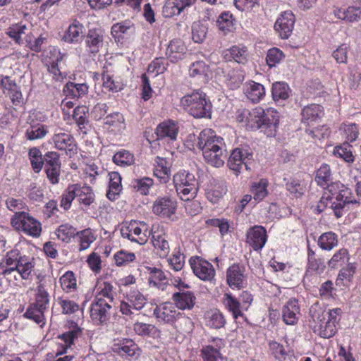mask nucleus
I'll return each mask as SVG.
<instances>
[{"instance_id":"obj_1","label":"nucleus","mask_w":361,"mask_h":361,"mask_svg":"<svg viewBox=\"0 0 361 361\" xmlns=\"http://www.w3.org/2000/svg\"><path fill=\"white\" fill-rule=\"evenodd\" d=\"M197 139V147L205 161L215 167L222 166L226 158L224 139L211 129L203 130Z\"/></svg>"},{"instance_id":"obj_2","label":"nucleus","mask_w":361,"mask_h":361,"mask_svg":"<svg viewBox=\"0 0 361 361\" xmlns=\"http://www.w3.org/2000/svg\"><path fill=\"white\" fill-rule=\"evenodd\" d=\"M327 314L328 318L326 320L321 309L316 310L313 307L310 309L311 319L309 320V326L315 334L324 338H330L336 334V326L339 322L338 317L341 314V310L332 309Z\"/></svg>"},{"instance_id":"obj_3","label":"nucleus","mask_w":361,"mask_h":361,"mask_svg":"<svg viewBox=\"0 0 361 361\" xmlns=\"http://www.w3.org/2000/svg\"><path fill=\"white\" fill-rule=\"evenodd\" d=\"M180 106L194 118L210 117L212 104L207 94L200 90H194L180 99Z\"/></svg>"},{"instance_id":"obj_4","label":"nucleus","mask_w":361,"mask_h":361,"mask_svg":"<svg viewBox=\"0 0 361 361\" xmlns=\"http://www.w3.org/2000/svg\"><path fill=\"white\" fill-rule=\"evenodd\" d=\"M325 188L324 192H327V195L331 196L330 200L333 202L330 207L337 218L343 216V211L348 204L357 202L353 198L351 190L341 182L331 183Z\"/></svg>"},{"instance_id":"obj_5","label":"nucleus","mask_w":361,"mask_h":361,"mask_svg":"<svg viewBox=\"0 0 361 361\" xmlns=\"http://www.w3.org/2000/svg\"><path fill=\"white\" fill-rule=\"evenodd\" d=\"M173 183L178 195L183 201L194 199L199 190L198 180L192 173L185 169L173 175Z\"/></svg>"},{"instance_id":"obj_6","label":"nucleus","mask_w":361,"mask_h":361,"mask_svg":"<svg viewBox=\"0 0 361 361\" xmlns=\"http://www.w3.org/2000/svg\"><path fill=\"white\" fill-rule=\"evenodd\" d=\"M34 301L30 302L23 316L41 326L44 324V312L48 309L49 295L42 284L37 286Z\"/></svg>"},{"instance_id":"obj_7","label":"nucleus","mask_w":361,"mask_h":361,"mask_svg":"<svg viewBox=\"0 0 361 361\" xmlns=\"http://www.w3.org/2000/svg\"><path fill=\"white\" fill-rule=\"evenodd\" d=\"M11 225L17 231L32 238H38L42 233L40 221L26 211L16 212L11 218Z\"/></svg>"},{"instance_id":"obj_8","label":"nucleus","mask_w":361,"mask_h":361,"mask_svg":"<svg viewBox=\"0 0 361 361\" xmlns=\"http://www.w3.org/2000/svg\"><path fill=\"white\" fill-rule=\"evenodd\" d=\"M120 233L123 238L139 245H145L150 236L147 224L144 221H137L135 220L123 223L120 228Z\"/></svg>"},{"instance_id":"obj_9","label":"nucleus","mask_w":361,"mask_h":361,"mask_svg":"<svg viewBox=\"0 0 361 361\" xmlns=\"http://www.w3.org/2000/svg\"><path fill=\"white\" fill-rule=\"evenodd\" d=\"M252 159V153L249 149L235 148L228 158V166L236 176H238L245 169L250 171V161Z\"/></svg>"},{"instance_id":"obj_10","label":"nucleus","mask_w":361,"mask_h":361,"mask_svg":"<svg viewBox=\"0 0 361 361\" xmlns=\"http://www.w3.org/2000/svg\"><path fill=\"white\" fill-rule=\"evenodd\" d=\"M149 233L151 241L156 253L161 258L166 257L170 252V245L165 228L159 224H154L152 225Z\"/></svg>"},{"instance_id":"obj_11","label":"nucleus","mask_w":361,"mask_h":361,"mask_svg":"<svg viewBox=\"0 0 361 361\" xmlns=\"http://www.w3.org/2000/svg\"><path fill=\"white\" fill-rule=\"evenodd\" d=\"M183 314L171 302L156 305L153 310V315L157 321L164 324L173 325L183 317Z\"/></svg>"},{"instance_id":"obj_12","label":"nucleus","mask_w":361,"mask_h":361,"mask_svg":"<svg viewBox=\"0 0 361 361\" xmlns=\"http://www.w3.org/2000/svg\"><path fill=\"white\" fill-rule=\"evenodd\" d=\"M47 119L45 115L41 112H33L29 117L30 126L25 131V136L28 140L42 139L48 133V126L40 123Z\"/></svg>"},{"instance_id":"obj_13","label":"nucleus","mask_w":361,"mask_h":361,"mask_svg":"<svg viewBox=\"0 0 361 361\" xmlns=\"http://www.w3.org/2000/svg\"><path fill=\"white\" fill-rule=\"evenodd\" d=\"M177 209V202L170 196L158 197L153 202L152 212L163 219L174 220Z\"/></svg>"},{"instance_id":"obj_14","label":"nucleus","mask_w":361,"mask_h":361,"mask_svg":"<svg viewBox=\"0 0 361 361\" xmlns=\"http://www.w3.org/2000/svg\"><path fill=\"white\" fill-rule=\"evenodd\" d=\"M190 265L194 274L204 281H212L216 271L213 265L203 258L194 256L189 260Z\"/></svg>"},{"instance_id":"obj_15","label":"nucleus","mask_w":361,"mask_h":361,"mask_svg":"<svg viewBox=\"0 0 361 361\" xmlns=\"http://www.w3.org/2000/svg\"><path fill=\"white\" fill-rule=\"evenodd\" d=\"M262 108L256 107L252 110L240 109L236 111L235 118L238 123L248 130L260 129V115Z\"/></svg>"},{"instance_id":"obj_16","label":"nucleus","mask_w":361,"mask_h":361,"mask_svg":"<svg viewBox=\"0 0 361 361\" xmlns=\"http://www.w3.org/2000/svg\"><path fill=\"white\" fill-rule=\"evenodd\" d=\"M244 265L234 263L226 270V283L232 289L240 290L247 286V274Z\"/></svg>"},{"instance_id":"obj_17","label":"nucleus","mask_w":361,"mask_h":361,"mask_svg":"<svg viewBox=\"0 0 361 361\" xmlns=\"http://www.w3.org/2000/svg\"><path fill=\"white\" fill-rule=\"evenodd\" d=\"M52 140L56 149L65 151L67 156L72 157L78 153L77 143L73 136L61 130L55 131Z\"/></svg>"},{"instance_id":"obj_18","label":"nucleus","mask_w":361,"mask_h":361,"mask_svg":"<svg viewBox=\"0 0 361 361\" xmlns=\"http://www.w3.org/2000/svg\"><path fill=\"white\" fill-rule=\"evenodd\" d=\"M112 305L106 302L94 300L90 307V317L95 325L106 324L111 314Z\"/></svg>"},{"instance_id":"obj_19","label":"nucleus","mask_w":361,"mask_h":361,"mask_svg":"<svg viewBox=\"0 0 361 361\" xmlns=\"http://www.w3.org/2000/svg\"><path fill=\"white\" fill-rule=\"evenodd\" d=\"M208 344L202 345L200 355L203 361H224L221 349L224 346V340L219 337H212Z\"/></svg>"},{"instance_id":"obj_20","label":"nucleus","mask_w":361,"mask_h":361,"mask_svg":"<svg viewBox=\"0 0 361 361\" xmlns=\"http://www.w3.org/2000/svg\"><path fill=\"white\" fill-rule=\"evenodd\" d=\"M267 239V230L262 226H253L246 233V243L257 252L262 250Z\"/></svg>"},{"instance_id":"obj_21","label":"nucleus","mask_w":361,"mask_h":361,"mask_svg":"<svg viewBox=\"0 0 361 361\" xmlns=\"http://www.w3.org/2000/svg\"><path fill=\"white\" fill-rule=\"evenodd\" d=\"M104 33L99 28H93L88 30L85 36V44L86 51L90 55L95 56L104 46Z\"/></svg>"},{"instance_id":"obj_22","label":"nucleus","mask_w":361,"mask_h":361,"mask_svg":"<svg viewBox=\"0 0 361 361\" xmlns=\"http://www.w3.org/2000/svg\"><path fill=\"white\" fill-rule=\"evenodd\" d=\"M0 87L4 94L9 96L12 104L15 106L23 103V94L20 88L10 76L0 75Z\"/></svg>"},{"instance_id":"obj_23","label":"nucleus","mask_w":361,"mask_h":361,"mask_svg":"<svg viewBox=\"0 0 361 361\" xmlns=\"http://www.w3.org/2000/svg\"><path fill=\"white\" fill-rule=\"evenodd\" d=\"M173 303L178 310H191L196 303V296L192 291L180 290L172 295Z\"/></svg>"},{"instance_id":"obj_24","label":"nucleus","mask_w":361,"mask_h":361,"mask_svg":"<svg viewBox=\"0 0 361 361\" xmlns=\"http://www.w3.org/2000/svg\"><path fill=\"white\" fill-rule=\"evenodd\" d=\"M295 23V16L291 11L281 13L274 25V28L282 39H287L292 33Z\"/></svg>"},{"instance_id":"obj_25","label":"nucleus","mask_w":361,"mask_h":361,"mask_svg":"<svg viewBox=\"0 0 361 361\" xmlns=\"http://www.w3.org/2000/svg\"><path fill=\"white\" fill-rule=\"evenodd\" d=\"M82 335V329L75 322H71V326L68 331L59 336L63 344L61 350H58L56 355V356L65 354L67 349L71 348L77 340Z\"/></svg>"},{"instance_id":"obj_26","label":"nucleus","mask_w":361,"mask_h":361,"mask_svg":"<svg viewBox=\"0 0 361 361\" xmlns=\"http://www.w3.org/2000/svg\"><path fill=\"white\" fill-rule=\"evenodd\" d=\"M50 53L54 59L47 64V70L54 80L61 81L66 77V74L61 71L59 63L63 60L66 54L61 53L59 49L55 47L50 50Z\"/></svg>"},{"instance_id":"obj_27","label":"nucleus","mask_w":361,"mask_h":361,"mask_svg":"<svg viewBox=\"0 0 361 361\" xmlns=\"http://www.w3.org/2000/svg\"><path fill=\"white\" fill-rule=\"evenodd\" d=\"M187 52V47L180 39L171 40L166 49V56L171 63H177L183 59Z\"/></svg>"},{"instance_id":"obj_28","label":"nucleus","mask_w":361,"mask_h":361,"mask_svg":"<svg viewBox=\"0 0 361 361\" xmlns=\"http://www.w3.org/2000/svg\"><path fill=\"white\" fill-rule=\"evenodd\" d=\"M243 92L254 104L259 102L266 95L264 85L253 80H248L243 85Z\"/></svg>"},{"instance_id":"obj_29","label":"nucleus","mask_w":361,"mask_h":361,"mask_svg":"<svg viewBox=\"0 0 361 361\" xmlns=\"http://www.w3.org/2000/svg\"><path fill=\"white\" fill-rule=\"evenodd\" d=\"M35 259L32 257L23 255L18 266L15 268L17 270L18 276L26 281H31L35 275Z\"/></svg>"},{"instance_id":"obj_30","label":"nucleus","mask_w":361,"mask_h":361,"mask_svg":"<svg viewBox=\"0 0 361 361\" xmlns=\"http://www.w3.org/2000/svg\"><path fill=\"white\" fill-rule=\"evenodd\" d=\"M300 313V308L298 300L295 298H291L283 307V320L288 325H294L299 319Z\"/></svg>"},{"instance_id":"obj_31","label":"nucleus","mask_w":361,"mask_h":361,"mask_svg":"<svg viewBox=\"0 0 361 361\" xmlns=\"http://www.w3.org/2000/svg\"><path fill=\"white\" fill-rule=\"evenodd\" d=\"M203 319L205 326L211 329H220L224 328L226 324L224 314L216 308L206 311L204 314Z\"/></svg>"},{"instance_id":"obj_32","label":"nucleus","mask_w":361,"mask_h":361,"mask_svg":"<svg viewBox=\"0 0 361 361\" xmlns=\"http://www.w3.org/2000/svg\"><path fill=\"white\" fill-rule=\"evenodd\" d=\"M85 36V27L78 20H74L66 30L63 40L69 44H78Z\"/></svg>"},{"instance_id":"obj_33","label":"nucleus","mask_w":361,"mask_h":361,"mask_svg":"<svg viewBox=\"0 0 361 361\" xmlns=\"http://www.w3.org/2000/svg\"><path fill=\"white\" fill-rule=\"evenodd\" d=\"M171 164L165 158L157 157L154 159L153 174L161 183L169 181L171 173Z\"/></svg>"},{"instance_id":"obj_34","label":"nucleus","mask_w":361,"mask_h":361,"mask_svg":"<svg viewBox=\"0 0 361 361\" xmlns=\"http://www.w3.org/2000/svg\"><path fill=\"white\" fill-rule=\"evenodd\" d=\"M260 115V129H270L276 132L279 123V113L274 108L262 109Z\"/></svg>"},{"instance_id":"obj_35","label":"nucleus","mask_w":361,"mask_h":361,"mask_svg":"<svg viewBox=\"0 0 361 361\" xmlns=\"http://www.w3.org/2000/svg\"><path fill=\"white\" fill-rule=\"evenodd\" d=\"M179 130L178 123L172 120L161 123L157 128V135L159 138H167L169 140H176Z\"/></svg>"},{"instance_id":"obj_36","label":"nucleus","mask_w":361,"mask_h":361,"mask_svg":"<svg viewBox=\"0 0 361 361\" xmlns=\"http://www.w3.org/2000/svg\"><path fill=\"white\" fill-rule=\"evenodd\" d=\"M289 85L285 82H275L271 87V97L273 100L279 105H284L291 94Z\"/></svg>"},{"instance_id":"obj_37","label":"nucleus","mask_w":361,"mask_h":361,"mask_svg":"<svg viewBox=\"0 0 361 361\" xmlns=\"http://www.w3.org/2000/svg\"><path fill=\"white\" fill-rule=\"evenodd\" d=\"M221 302L225 309L232 314L234 319L243 316L240 300L231 293H225L221 298Z\"/></svg>"},{"instance_id":"obj_38","label":"nucleus","mask_w":361,"mask_h":361,"mask_svg":"<svg viewBox=\"0 0 361 361\" xmlns=\"http://www.w3.org/2000/svg\"><path fill=\"white\" fill-rule=\"evenodd\" d=\"M226 191L224 183L212 179L206 188L205 195L209 202L216 203L226 194Z\"/></svg>"},{"instance_id":"obj_39","label":"nucleus","mask_w":361,"mask_h":361,"mask_svg":"<svg viewBox=\"0 0 361 361\" xmlns=\"http://www.w3.org/2000/svg\"><path fill=\"white\" fill-rule=\"evenodd\" d=\"M147 270L149 271L148 282L149 286L165 290L169 286L165 273L157 267H147Z\"/></svg>"},{"instance_id":"obj_40","label":"nucleus","mask_w":361,"mask_h":361,"mask_svg":"<svg viewBox=\"0 0 361 361\" xmlns=\"http://www.w3.org/2000/svg\"><path fill=\"white\" fill-rule=\"evenodd\" d=\"M326 269L324 259L321 257H317L315 251L310 246H307V272H310L317 275H320Z\"/></svg>"},{"instance_id":"obj_41","label":"nucleus","mask_w":361,"mask_h":361,"mask_svg":"<svg viewBox=\"0 0 361 361\" xmlns=\"http://www.w3.org/2000/svg\"><path fill=\"white\" fill-rule=\"evenodd\" d=\"M116 295L113 285L109 282L104 281L98 286L94 300L101 302L102 301L106 302L112 305Z\"/></svg>"},{"instance_id":"obj_42","label":"nucleus","mask_w":361,"mask_h":361,"mask_svg":"<svg viewBox=\"0 0 361 361\" xmlns=\"http://www.w3.org/2000/svg\"><path fill=\"white\" fill-rule=\"evenodd\" d=\"M137 348V344L129 338L115 341L112 347L113 350L121 356H133Z\"/></svg>"},{"instance_id":"obj_43","label":"nucleus","mask_w":361,"mask_h":361,"mask_svg":"<svg viewBox=\"0 0 361 361\" xmlns=\"http://www.w3.org/2000/svg\"><path fill=\"white\" fill-rule=\"evenodd\" d=\"M135 31L133 23L130 20H124L114 24L111 27V34L116 41L120 42L121 39L129 36Z\"/></svg>"},{"instance_id":"obj_44","label":"nucleus","mask_w":361,"mask_h":361,"mask_svg":"<svg viewBox=\"0 0 361 361\" xmlns=\"http://www.w3.org/2000/svg\"><path fill=\"white\" fill-rule=\"evenodd\" d=\"M109 189L106 192L107 198L114 201L117 199L122 190L121 185V176L119 173L116 171H112L109 173Z\"/></svg>"},{"instance_id":"obj_45","label":"nucleus","mask_w":361,"mask_h":361,"mask_svg":"<svg viewBox=\"0 0 361 361\" xmlns=\"http://www.w3.org/2000/svg\"><path fill=\"white\" fill-rule=\"evenodd\" d=\"M104 124L114 133H120L126 128L125 118L119 112L107 115L104 118Z\"/></svg>"},{"instance_id":"obj_46","label":"nucleus","mask_w":361,"mask_h":361,"mask_svg":"<svg viewBox=\"0 0 361 361\" xmlns=\"http://www.w3.org/2000/svg\"><path fill=\"white\" fill-rule=\"evenodd\" d=\"M88 108L86 106H78L73 110L72 115L75 123L78 127V130L83 134H86L89 121L87 118Z\"/></svg>"},{"instance_id":"obj_47","label":"nucleus","mask_w":361,"mask_h":361,"mask_svg":"<svg viewBox=\"0 0 361 361\" xmlns=\"http://www.w3.org/2000/svg\"><path fill=\"white\" fill-rule=\"evenodd\" d=\"M335 16L348 22L357 21L361 15V9L357 6H349L348 8H336L334 10Z\"/></svg>"},{"instance_id":"obj_48","label":"nucleus","mask_w":361,"mask_h":361,"mask_svg":"<svg viewBox=\"0 0 361 361\" xmlns=\"http://www.w3.org/2000/svg\"><path fill=\"white\" fill-rule=\"evenodd\" d=\"M88 92V86L85 83L68 82L63 87L66 97L71 99H78L85 95Z\"/></svg>"},{"instance_id":"obj_49","label":"nucleus","mask_w":361,"mask_h":361,"mask_svg":"<svg viewBox=\"0 0 361 361\" xmlns=\"http://www.w3.org/2000/svg\"><path fill=\"white\" fill-rule=\"evenodd\" d=\"M225 82L227 87L232 90L238 89L245 79V73L240 69H232L225 75Z\"/></svg>"},{"instance_id":"obj_50","label":"nucleus","mask_w":361,"mask_h":361,"mask_svg":"<svg viewBox=\"0 0 361 361\" xmlns=\"http://www.w3.org/2000/svg\"><path fill=\"white\" fill-rule=\"evenodd\" d=\"M76 188V197L80 204L89 207L95 200V195L91 187L85 185L75 184Z\"/></svg>"},{"instance_id":"obj_51","label":"nucleus","mask_w":361,"mask_h":361,"mask_svg":"<svg viewBox=\"0 0 361 361\" xmlns=\"http://www.w3.org/2000/svg\"><path fill=\"white\" fill-rule=\"evenodd\" d=\"M323 114V108L316 104L305 106L302 110V122L309 123L320 118Z\"/></svg>"},{"instance_id":"obj_52","label":"nucleus","mask_w":361,"mask_h":361,"mask_svg":"<svg viewBox=\"0 0 361 361\" xmlns=\"http://www.w3.org/2000/svg\"><path fill=\"white\" fill-rule=\"evenodd\" d=\"M338 235L334 232L322 233L318 238L317 245L323 250L331 251L338 245Z\"/></svg>"},{"instance_id":"obj_53","label":"nucleus","mask_w":361,"mask_h":361,"mask_svg":"<svg viewBox=\"0 0 361 361\" xmlns=\"http://www.w3.org/2000/svg\"><path fill=\"white\" fill-rule=\"evenodd\" d=\"M75 237L79 243L80 251L87 249L97 238L94 232L90 228L76 231Z\"/></svg>"},{"instance_id":"obj_54","label":"nucleus","mask_w":361,"mask_h":361,"mask_svg":"<svg viewBox=\"0 0 361 361\" xmlns=\"http://www.w3.org/2000/svg\"><path fill=\"white\" fill-rule=\"evenodd\" d=\"M349 259L350 255L348 250L345 248H341L333 255L327 264L331 269H336L345 263H350Z\"/></svg>"},{"instance_id":"obj_55","label":"nucleus","mask_w":361,"mask_h":361,"mask_svg":"<svg viewBox=\"0 0 361 361\" xmlns=\"http://www.w3.org/2000/svg\"><path fill=\"white\" fill-rule=\"evenodd\" d=\"M285 188L293 197H301L305 192L306 188L300 183V181L295 178H284Z\"/></svg>"},{"instance_id":"obj_56","label":"nucleus","mask_w":361,"mask_h":361,"mask_svg":"<svg viewBox=\"0 0 361 361\" xmlns=\"http://www.w3.org/2000/svg\"><path fill=\"white\" fill-rule=\"evenodd\" d=\"M62 290L66 293H71L77 289V279L72 271H67L59 279Z\"/></svg>"},{"instance_id":"obj_57","label":"nucleus","mask_w":361,"mask_h":361,"mask_svg":"<svg viewBox=\"0 0 361 361\" xmlns=\"http://www.w3.org/2000/svg\"><path fill=\"white\" fill-rule=\"evenodd\" d=\"M114 260L117 267H126L136 260V255L133 252L121 249L114 255Z\"/></svg>"},{"instance_id":"obj_58","label":"nucleus","mask_w":361,"mask_h":361,"mask_svg":"<svg viewBox=\"0 0 361 361\" xmlns=\"http://www.w3.org/2000/svg\"><path fill=\"white\" fill-rule=\"evenodd\" d=\"M209 73V67L203 61H197L192 63L189 68L190 76L202 78L204 80H207Z\"/></svg>"},{"instance_id":"obj_59","label":"nucleus","mask_w":361,"mask_h":361,"mask_svg":"<svg viewBox=\"0 0 361 361\" xmlns=\"http://www.w3.org/2000/svg\"><path fill=\"white\" fill-rule=\"evenodd\" d=\"M331 180V171L330 166L323 164L316 171L315 181L318 185L325 188Z\"/></svg>"},{"instance_id":"obj_60","label":"nucleus","mask_w":361,"mask_h":361,"mask_svg":"<svg viewBox=\"0 0 361 361\" xmlns=\"http://www.w3.org/2000/svg\"><path fill=\"white\" fill-rule=\"evenodd\" d=\"M126 300L132 305L133 310H141L146 304L147 299L138 290H131L126 294Z\"/></svg>"},{"instance_id":"obj_61","label":"nucleus","mask_w":361,"mask_h":361,"mask_svg":"<svg viewBox=\"0 0 361 361\" xmlns=\"http://www.w3.org/2000/svg\"><path fill=\"white\" fill-rule=\"evenodd\" d=\"M352 146L348 142H344L341 145L336 146L334 148L333 154L335 157L343 159L348 163H353L355 157L351 150Z\"/></svg>"},{"instance_id":"obj_62","label":"nucleus","mask_w":361,"mask_h":361,"mask_svg":"<svg viewBox=\"0 0 361 361\" xmlns=\"http://www.w3.org/2000/svg\"><path fill=\"white\" fill-rule=\"evenodd\" d=\"M268 181L267 179H261L258 182H254L251 186V192L255 200L262 201L268 195Z\"/></svg>"},{"instance_id":"obj_63","label":"nucleus","mask_w":361,"mask_h":361,"mask_svg":"<svg viewBox=\"0 0 361 361\" xmlns=\"http://www.w3.org/2000/svg\"><path fill=\"white\" fill-rule=\"evenodd\" d=\"M28 156L32 169L35 173H39L44 166V161L41 151L37 147H32L29 150Z\"/></svg>"},{"instance_id":"obj_64","label":"nucleus","mask_w":361,"mask_h":361,"mask_svg":"<svg viewBox=\"0 0 361 361\" xmlns=\"http://www.w3.org/2000/svg\"><path fill=\"white\" fill-rule=\"evenodd\" d=\"M113 161L118 166H126L133 165L135 162L134 155L129 151L121 149L113 157Z\"/></svg>"}]
</instances>
